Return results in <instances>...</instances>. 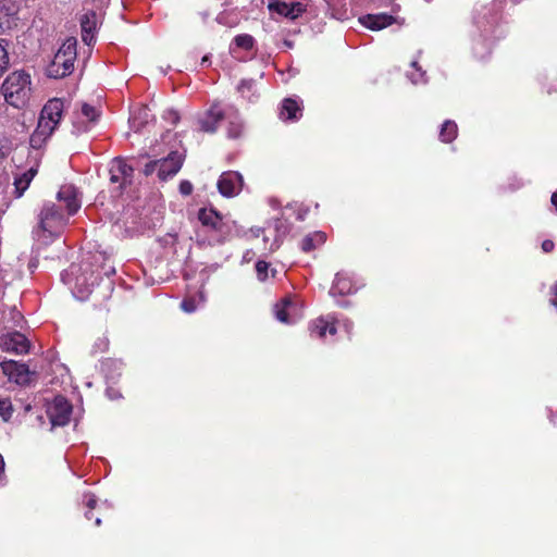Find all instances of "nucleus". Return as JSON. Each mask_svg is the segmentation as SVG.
I'll return each mask as SVG.
<instances>
[{"label":"nucleus","instance_id":"obj_1","mask_svg":"<svg viewBox=\"0 0 557 557\" xmlns=\"http://www.w3.org/2000/svg\"><path fill=\"white\" fill-rule=\"evenodd\" d=\"M82 201L74 185H63L57 194V202H44L38 213V225L34 236L45 245L58 238L69 223L70 216L77 213Z\"/></svg>","mask_w":557,"mask_h":557},{"label":"nucleus","instance_id":"obj_2","mask_svg":"<svg viewBox=\"0 0 557 557\" xmlns=\"http://www.w3.org/2000/svg\"><path fill=\"white\" fill-rule=\"evenodd\" d=\"M497 14L490 7H481L474 12L471 48L480 60L485 59L492 51L497 38Z\"/></svg>","mask_w":557,"mask_h":557},{"label":"nucleus","instance_id":"obj_3","mask_svg":"<svg viewBox=\"0 0 557 557\" xmlns=\"http://www.w3.org/2000/svg\"><path fill=\"white\" fill-rule=\"evenodd\" d=\"M198 220L207 234L210 246L224 244L237 232L236 223L212 207L199 209Z\"/></svg>","mask_w":557,"mask_h":557},{"label":"nucleus","instance_id":"obj_4","mask_svg":"<svg viewBox=\"0 0 557 557\" xmlns=\"http://www.w3.org/2000/svg\"><path fill=\"white\" fill-rule=\"evenodd\" d=\"M61 280L69 285L75 298L85 300L98 284L99 276L88 265L71 264L61 273Z\"/></svg>","mask_w":557,"mask_h":557},{"label":"nucleus","instance_id":"obj_5","mask_svg":"<svg viewBox=\"0 0 557 557\" xmlns=\"http://www.w3.org/2000/svg\"><path fill=\"white\" fill-rule=\"evenodd\" d=\"M1 91L10 106L24 107L30 95V76L23 71L11 73L4 79Z\"/></svg>","mask_w":557,"mask_h":557},{"label":"nucleus","instance_id":"obj_6","mask_svg":"<svg viewBox=\"0 0 557 557\" xmlns=\"http://www.w3.org/2000/svg\"><path fill=\"white\" fill-rule=\"evenodd\" d=\"M73 407L63 396H55L47 406V414L52 428L64 426L70 422Z\"/></svg>","mask_w":557,"mask_h":557},{"label":"nucleus","instance_id":"obj_7","mask_svg":"<svg viewBox=\"0 0 557 557\" xmlns=\"http://www.w3.org/2000/svg\"><path fill=\"white\" fill-rule=\"evenodd\" d=\"M64 110V102L60 98H52L41 109L38 124H46L50 132H54L60 124Z\"/></svg>","mask_w":557,"mask_h":557},{"label":"nucleus","instance_id":"obj_8","mask_svg":"<svg viewBox=\"0 0 557 557\" xmlns=\"http://www.w3.org/2000/svg\"><path fill=\"white\" fill-rule=\"evenodd\" d=\"M219 193L226 198L237 196L244 186L243 175L237 171L223 172L216 183Z\"/></svg>","mask_w":557,"mask_h":557},{"label":"nucleus","instance_id":"obj_9","mask_svg":"<svg viewBox=\"0 0 557 557\" xmlns=\"http://www.w3.org/2000/svg\"><path fill=\"white\" fill-rule=\"evenodd\" d=\"M20 2L16 0H0V29L8 32L18 26Z\"/></svg>","mask_w":557,"mask_h":557},{"label":"nucleus","instance_id":"obj_10","mask_svg":"<svg viewBox=\"0 0 557 557\" xmlns=\"http://www.w3.org/2000/svg\"><path fill=\"white\" fill-rule=\"evenodd\" d=\"M274 314L280 322L293 324L301 318V308L288 296L275 305Z\"/></svg>","mask_w":557,"mask_h":557},{"label":"nucleus","instance_id":"obj_11","mask_svg":"<svg viewBox=\"0 0 557 557\" xmlns=\"http://www.w3.org/2000/svg\"><path fill=\"white\" fill-rule=\"evenodd\" d=\"M29 341L20 332H11L0 336V348L4 351L23 355L29 351Z\"/></svg>","mask_w":557,"mask_h":557},{"label":"nucleus","instance_id":"obj_12","mask_svg":"<svg viewBox=\"0 0 557 557\" xmlns=\"http://www.w3.org/2000/svg\"><path fill=\"white\" fill-rule=\"evenodd\" d=\"M268 9L272 13H276L288 20H296L306 12V5L301 2H285L281 0H268Z\"/></svg>","mask_w":557,"mask_h":557},{"label":"nucleus","instance_id":"obj_13","mask_svg":"<svg viewBox=\"0 0 557 557\" xmlns=\"http://www.w3.org/2000/svg\"><path fill=\"white\" fill-rule=\"evenodd\" d=\"M185 156L178 151H171L166 158L159 160L158 177L166 181L173 177L182 168Z\"/></svg>","mask_w":557,"mask_h":557},{"label":"nucleus","instance_id":"obj_14","mask_svg":"<svg viewBox=\"0 0 557 557\" xmlns=\"http://www.w3.org/2000/svg\"><path fill=\"white\" fill-rule=\"evenodd\" d=\"M110 181L116 183L120 187H124L132 182L133 168L122 158H115L110 164Z\"/></svg>","mask_w":557,"mask_h":557},{"label":"nucleus","instance_id":"obj_15","mask_svg":"<svg viewBox=\"0 0 557 557\" xmlns=\"http://www.w3.org/2000/svg\"><path fill=\"white\" fill-rule=\"evenodd\" d=\"M288 232L289 224L287 223V221L283 219H276L273 222V225H269L263 231V242L265 244L270 240V236H273L272 243L268 249L270 251L276 250L281 246L283 238L288 234Z\"/></svg>","mask_w":557,"mask_h":557},{"label":"nucleus","instance_id":"obj_16","mask_svg":"<svg viewBox=\"0 0 557 557\" xmlns=\"http://www.w3.org/2000/svg\"><path fill=\"white\" fill-rule=\"evenodd\" d=\"M1 370L10 381L16 384H25L28 381V367L14 360H4L0 363Z\"/></svg>","mask_w":557,"mask_h":557},{"label":"nucleus","instance_id":"obj_17","mask_svg":"<svg viewBox=\"0 0 557 557\" xmlns=\"http://www.w3.org/2000/svg\"><path fill=\"white\" fill-rule=\"evenodd\" d=\"M225 112L222 110L220 104H212L211 108L199 117L200 129L207 133H213L216 131L219 123L224 119Z\"/></svg>","mask_w":557,"mask_h":557},{"label":"nucleus","instance_id":"obj_18","mask_svg":"<svg viewBox=\"0 0 557 557\" xmlns=\"http://www.w3.org/2000/svg\"><path fill=\"white\" fill-rule=\"evenodd\" d=\"M309 330L310 335L317 338H324L327 332L331 335H334L337 332V327L335 325V315L329 314L325 318L321 317L312 321L310 323Z\"/></svg>","mask_w":557,"mask_h":557},{"label":"nucleus","instance_id":"obj_19","mask_svg":"<svg viewBox=\"0 0 557 557\" xmlns=\"http://www.w3.org/2000/svg\"><path fill=\"white\" fill-rule=\"evenodd\" d=\"M38 171V161L35 162L25 171L17 170L14 173V187L16 197H21L28 188L30 182L34 180Z\"/></svg>","mask_w":557,"mask_h":557},{"label":"nucleus","instance_id":"obj_20","mask_svg":"<svg viewBox=\"0 0 557 557\" xmlns=\"http://www.w3.org/2000/svg\"><path fill=\"white\" fill-rule=\"evenodd\" d=\"M358 289L351 276L347 273L339 272L336 274L334 283L330 289V295L335 297L337 295L344 296L355 293Z\"/></svg>","mask_w":557,"mask_h":557},{"label":"nucleus","instance_id":"obj_21","mask_svg":"<svg viewBox=\"0 0 557 557\" xmlns=\"http://www.w3.org/2000/svg\"><path fill=\"white\" fill-rule=\"evenodd\" d=\"M359 22L371 30H381L395 22V17L387 13L367 14L359 17Z\"/></svg>","mask_w":557,"mask_h":557},{"label":"nucleus","instance_id":"obj_22","mask_svg":"<svg viewBox=\"0 0 557 557\" xmlns=\"http://www.w3.org/2000/svg\"><path fill=\"white\" fill-rule=\"evenodd\" d=\"M302 115L300 103L293 98H286L282 101L280 108V119L285 122L298 121Z\"/></svg>","mask_w":557,"mask_h":557},{"label":"nucleus","instance_id":"obj_23","mask_svg":"<svg viewBox=\"0 0 557 557\" xmlns=\"http://www.w3.org/2000/svg\"><path fill=\"white\" fill-rule=\"evenodd\" d=\"M224 117L227 120V135L230 138H238L243 134L244 123L236 110L232 108L225 112Z\"/></svg>","mask_w":557,"mask_h":557},{"label":"nucleus","instance_id":"obj_24","mask_svg":"<svg viewBox=\"0 0 557 557\" xmlns=\"http://www.w3.org/2000/svg\"><path fill=\"white\" fill-rule=\"evenodd\" d=\"M53 133L50 132V128H48L46 126V124H37V127L36 129L34 131V133L30 135V138H29V145L33 149H35L36 151H38L45 144L46 141L50 138V136L52 135ZM38 154V152H36Z\"/></svg>","mask_w":557,"mask_h":557},{"label":"nucleus","instance_id":"obj_25","mask_svg":"<svg viewBox=\"0 0 557 557\" xmlns=\"http://www.w3.org/2000/svg\"><path fill=\"white\" fill-rule=\"evenodd\" d=\"M326 240V236L323 232H314L312 234L307 235L301 240V249L305 252H309L317 248L318 246L324 244Z\"/></svg>","mask_w":557,"mask_h":557},{"label":"nucleus","instance_id":"obj_26","mask_svg":"<svg viewBox=\"0 0 557 557\" xmlns=\"http://www.w3.org/2000/svg\"><path fill=\"white\" fill-rule=\"evenodd\" d=\"M205 301H206L205 294H203L202 290H200V292H198L194 296H189V297L184 298L183 301L181 302V308L185 312L191 313V312L196 311V309L200 305H202Z\"/></svg>","mask_w":557,"mask_h":557},{"label":"nucleus","instance_id":"obj_27","mask_svg":"<svg viewBox=\"0 0 557 557\" xmlns=\"http://www.w3.org/2000/svg\"><path fill=\"white\" fill-rule=\"evenodd\" d=\"M76 46H77V41L75 38H73V37L67 38L55 53V54H58V60H60V58L62 59V57H63V58H67V59L75 61L76 60Z\"/></svg>","mask_w":557,"mask_h":557},{"label":"nucleus","instance_id":"obj_28","mask_svg":"<svg viewBox=\"0 0 557 557\" xmlns=\"http://www.w3.org/2000/svg\"><path fill=\"white\" fill-rule=\"evenodd\" d=\"M458 133L457 124L451 120H446L440 131V138L444 143H451Z\"/></svg>","mask_w":557,"mask_h":557},{"label":"nucleus","instance_id":"obj_29","mask_svg":"<svg viewBox=\"0 0 557 557\" xmlns=\"http://www.w3.org/2000/svg\"><path fill=\"white\" fill-rule=\"evenodd\" d=\"M74 113L78 114L79 117H84L86 120V123H89L92 126H95L100 116L99 110L96 107L90 106L88 103H83L81 110L75 111Z\"/></svg>","mask_w":557,"mask_h":557},{"label":"nucleus","instance_id":"obj_30","mask_svg":"<svg viewBox=\"0 0 557 557\" xmlns=\"http://www.w3.org/2000/svg\"><path fill=\"white\" fill-rule=\"evenodd\" d=\"M411 71L407 73V77L411 81L412 84H425L426 83V73L422 71V69L418 65V61L413 60L410 64Z\"/></svg>","mask_w":557,"mask_h":557},{"label":"nucleus","instance_id":"obj_31","mask_svg":"<svg viewBox=\"0 0 557 557\" xmlns=\"http://www.w3.org/2000/svg\"><path fill=\"white\" fill-rule=\"evenodd\" d=\"M72 124L73 133L77 135L87 133L94 127L91 124L86 123V120L84 117H79L76 113L73 114Z\"/></svg>","mask_w":557,"mask_h":557},{"label":"nucleus","instance_id":"obj_32","mask_svg":"<svg viewBox=\"0 0 557 557\" xmlns=\"http://www.w3.org/2000/svg\"><path fill=\"white\" fill-rule=\"evenodd\" d=\"M233 44L237 48H240L244 50H251L255 46V38L248 34H240L234 38Z\"/></svg>","mask_w":557,"mask_h":557},{"label":"nucleus","instance_id":"obj_33","mask_svg":"<svg viewBox=\"0 0 557 557\" xmlns=\"http://www.w3.org/2000/svg\"><path fill=\"white\" fill-rule=\"evenodd\" d=\"M8 42L4 39H0V76L9 67V53L7 50Z\"/></svg>","mask_w":557,"mask_h":557},{"label":"nucleus","instance_id":"obj_34","mask_svg":"<svg viewBox=\"0 0 557 557\" xmlns=\"http://www.w3.org/2000/svg\"><path fill=\"white\" fill-rule=\"evenodd\" d=\"M13 414V406L10 398H0V417L3 421H9Z\"/></svg>","mask_w":557,"mask_h":557},{"label":"nucleus","instance_id":"obj_35","mask_svg":"<svg viewBox=\"0 0 557 557\" xmlns=\"http://www.w3.org/2000/svg\"><path fill=\"white\" fill-rule=\"evenodd\" d=\"M54 59H55L57 65L61 64L63 66L62 74H64L66 76L73 72L75 61L67 59V58H63V57H62V59L60 58V60H58V54H54Z\"/></svg>","mask_w":557,"mask_h":557},{"label":"nucleus","instance_id":"obj_36","mask_svg":"<svg viewBox=\"0 0 557 557\" xmlns=\"http://www.w3.org/2000/svg\"><path fill=\"white\" fill-rule=\"evenodd\" d=\"M253 89V81L251 79H244L240 82L238 86V91L242 94L243 97L247 98L249 101H251L250 92Z\"/></svg>","mask_w":557,"mask_h":557},{"label":"nucleus","instance_id":"obj_37","mask_svg":"<svg viewBox=\"0 0 557 557\" xmlns=\"http://www.w3.org/2000/svg\"><path fill=\"white\" fill-rule=\"evenodd\" d=\"M63 66L61 64H55V59L53 58L50 65L47 67V74L49 77L52 78H63L65 77L64 74H62Z\"/></svg>","mask_w":557,"mask_h":557},{"label":"nucleus","instance_id":"obj_38","mask_svg":"<svg viewBox=\"0 0 557 557\" xmlns=\"http://www.w3.org/2000/svg\"><path fill=\"white\" fill-rule=\"evenodd\" d=\"M63 66L61 64H55V59L53 58L50 65L47 67V74L49 77L52 78H63L65 77L64 74H62Z\"/></svg>","mask_w":557,"mask_h":557},{"label":"nucleus","instance_id":"obj_39","mask_svg":"<svg viewBox=\"0 0 557 557\" xmlns=\"http://www.w3.org/2000/svg\"><path fill=\"white\" fill-rule=\"evenodd\" d=\"M269 268H270V264L265 261H262V260H259L257 263H256V272H257V276L260 281H265L269 276Z\"/></svg>","mask_w":557,"mask_h":557},{"label":"nucleus","instance_id":"obj_40","mask_svg":"<svg viewBox=\"0 0 557 557\" xmlns=\"http://www.w3.org/2000/svg\"><path fill=\"white\" fill-rule=\"evenodd\" d=\"M335 325H336L337 330L343 329L347 335L351 334V331L354 327V323L347 318L337 319L335 317Z\"/></svg>","mask_w":557,"mask_h":557},{"label":"nucleus","instance_id":"obj_41","mask_svg":"<svg viewBox=\"0 0 557 557\" xmlns=\"http://www.w3.org/2000/svg\"><path fill=\"white\" fill-rule=\"evenodd\" d=\"M327 5H329V9L331 10V16L336 18V20H345L347 18V10H337L335 8L332 7V4L330 3L329 0H325Z\"/></svg>","mask_w":557,"mask_h":557},{"label":"nucleus","instance_id":"obj_42","mask_svg":"<svg viewBox=\"0 0 557 557\" xmlns=\"http://www.w3.org/2000/svg\"><path fill=\"white\" fill-rule=\"evenodd\" d=\"M193 190L194 186L189 181L184 180L180 183V193L183 196H189L193 193Z\"/></svg>","mask_w":557,"mask_h":557},{"label":"nucleus","instance_id":"obj_43","mask_svg":"<svg viewBox=\"0 0 557 557\" xmlns=\"http://www.w3.org/2000/svg\"><path fill=\"white\" fill-rule=\"evenodd\" d=\"M154 171L159 172V160L150 161L144 168V174L146 176L151 175Z\"/></svg>","mask_w":557,"mask_h":557},{"label":"nucleus","instance_id":"obj_44","mask_svg":"<svg viewBox=\"0 0 557 557\" xmlns=\"http://www.w3.org/2000/svg\"><path fill=\"white\" fill-rule=\"evenodd\" d=\"M163 117L175 125L180 120V114L175 110H168L164 112Z\"/></svg>","mask_w":557,"mask_h":557},{"label":"nucleus","instance_id":"obj_45","mask_svg":"<svg viewBox=\"0 0 557 557\" xmlns=\"http://www.w3.org/2000/svg\"><path fill=\"white\" fill-rule=\"evenodd\" d=\"M106 394H107L108 398L111 399V400H116V399H120L122 397L121 393L117 389H115L114 387H111V386H109L106 389Z\"/></svg>","mask_w":557,"mask_h":557},{"label":"nucleus","instance_id":"obj_46","mask_svg":"<svg viewBox=\"0 0 557 557\" xmlns=\"http://www.w3.org/2000/svg\"><path fill=\"white\" fill-rule=\"evenodd\" d=\"M84 499L86 502V506L92 510L95 507H96V504H97V499H96V496L94 494H85L84 496Z\"/></svg>","mask_w":557,"mask_h":557},{"label":"nucleus","instance_id":"obj_47","mask_svg":"<svg viewBox=\"0 0 557 557\" xmlns=\"http://www.w3.org/2000/svg\"><path fill=\"white\" fill-rule=\"evenodd\" d=\"M121 367H122V363L120 361H116V360H107L104 363H103V370L107 371L109 369H114V370H121Z\"/></svg>","mask_w":557,"mask_h":557},{"label":"nucleus","instance_id":"obj_48","mask_svg":"<svg viewBox=\"0 0 557 557\" xmlns=\"http://www.w3.org/2000/svg\"><path fill=\"white\" fill-rule=\"evenodd\" d=\"M542 249L545 252H550L554 249V243L549 239H546L542 243Z\"/></svg>","mask_w":557,"mask_h":557},{"label":"nucleus","instance_id":"obj_49","mask_svg":"<svg viewBox=\"0 0 557 557\" xmlns=\"http://www.w3.org/2000/svg\"><path fill=\"white\" fill-rule=\"evenodd\" d=\"M553 298L550 299L552 305L557 309V282L552 287Z\"/></svg>","mask_w":557,"mask_h":557},{"label":"nucleus","instance_id":"obj_50","mask_svg":"<svg viewBox=\"0 0 557 557\" xmlns=\"http://www.w3.org/2000/svg\"><path fill=\"white\" fill-rule=\"evenodd\" d=\"M82 28H83V40L87 42L88 37H89V29L87 28L86 21H82Z\"/></svg>","mask_w":557,"mask_h":557},{"label":"nucleus","instance_id":"obj_51","mask_svg":"<svg viewBox=\"0 0 557 557\" xmlns=\"http://www.w3.org/2000/svg\"><path fill=\"white\" fill-rule=\"evenodd\" d=\"M8 150H9V149H8L7 147H4V146L0 145V158H1V159H2V158H5V157L8 156Z\"/></svg>","mask_w":557,"mask_h":557},{"label":"nucleus","instance_id":"obj_52","mask_svg":"<svg viewBox=\"0 0 557 557\" xmlns=\"http://www.w3.org/2000/svg\"><path fill=\"white\" fill-rule=\"evenodd\" d=\"M550 201L557 212V190L552 195Z\"/></svg>","mask_w":557,"mask_h":557},{"label":"nucleus","instance_id":"obj_53","mask_svg":"<svg viewBox=\"0 0 557 557\" xmlns=\"http://www.w3.org/2000/svg\"><path fill=\"white\" fill-rule=\"evenodd\" d=\"M4 473V460H3V457L0 455V478L3 475Z\"/></svg>","mask_w":557,"mask_h":557},{"label":"nucleus","instance_id":"obj_54","mask_svg":"<svg viewBox=\"0 0 557 557\" xmlns=\"http://www.w3.org/2000/svg\"><path fill=\"white\" fill-rule=\"evenodd\" d=\"M139 115L143 116L145 120L148 117V111L146 108L139 109Z\"/></svg>","mask_w":557,"mask_h":557},{"label":"nucleus","instance_id":"obj_55","mask_svg":"<svg viewBox=\"0 0 557 557\" xmlns=\"http://www.w3.org/2000/svg\"><path fill=\"white\" fill-rule=\"evenodd\" d=\"M306 213H307V210L299 211V212H298V215H297V219H298V220H304V219H305Z\"/></svg>","mask_w":557,"mask_h":557},{"label":"nucleus","instance_id":"obj_56","mask_svg":"<svg viewBox=\"0 0 557 557\" xmlns=\"http://www.w3.org/2000/svg\"><path fill=\"white\" fill-rule=\"evenodd\" d=\"M209 57L208 55H205L202 59H201V65H208L209 64Z\"/></svg>","mask_w":557,"mask_h":557},{"label":"nucleus","instance_id":"obj_57","mask_svg":"<svg viewBox=\"0 0 557 557\" xmlns=\"http://www.w3.org/2000/svg\"><path fill=\"white\" fill-rule=\"evenodd\" d=\"M216 21H218L220 24H223V23H224V21H223V16H222V15H219V16L216 17Z\"/></svg>","mask_w":557,"mask_h":557},{"label":"nucleus","instance_id":"obj_58","mask_svg":"<svg viewBox=\"0 0 557 557\" xmlns=\"http://www.w3.org/2000/svg\"><path fill=\"white\" fill-rule=\"evenodd\" d=\"M85 517L87 519H91V510L90 509L85 513Z\"/></svg>","mask_w":557,"mask_h":557},{"label":"nucleus","instance_id":"obj_59","mask_svg":"<svg viewBox=\"0 0 557 557\" xmlns=\"http://www.w3.org/2000/svg\"><path fill=\"white\" fill-rule=\"evenodd\" d=\"M95 523H96L97 527H99L101 524V519L100 518H96Z\"/></svg>","mask_w":557,"mask_h":557},{"label":"nucleus","instance_id":"obj_60","mask_svg":"<svg viewBox=\"0 0 557 557\" xmlns=\"http://www.w3.org/2000/svg\"><path fill=\"white\" fill-rule=\"evenodd\" d=\"M337 305L341 306V307H345L347 305V302L346 301H338Z\"/></svg>","mask_w":557,"mask_h":557},{"label":"nucleus","instance_id":"obj_61","mask_svg":"<svg viewBox=\"0 0 557 557\" xmlns=\"http://www.w3.org/2000/svg\"><path fill=\"white\" fill-rule=\"evenodd\" d=\"M101 344L103 345L102 350H104L107 348V343L104 341H101Z\"/></svg>","mask_w":557,"mask_h":557},{"label":"nucleus","instance_id":"obj_62","mask_svg":"<svg viewBox=\"0 0 557 557\" xmlns=\"http://www.w3.org/2000/svg\"><path fill=\"white\" fill-rule=\"evenodd\" d=\"M131 119H132L133 124H135V122H136V117H135V115H132V117H131Z\"/></svg>","mask_w":557,"mask_h":557},{"label":"nucleus","instance_id":"obj_63","mask_svg":"<svg viewBox=\"0 0 557 557\" xmlns=\"http://www.w3.org/2000/svg\"><path fill=\"white\" fill-rule=\"evenodd\" d=\"M114 272H115V270L112 268V269L110 270V272H107V274L114 273Z\"/></svg>","mask_w":557,"mask_h":557},{"label":"nucleus","instance_id":"obj_64","mask_svg":"<svg viewBox=\"0 0 557 557\" xmlns=\"http://www.w3.org/2000/svg\"><path fill=\"white\" fill-rule=\"evenodd\" d=\"M513 3H518L520 2L521 0H511Z\"/></svg>","mask_w":557,"mask_h":557}]
</instances>
